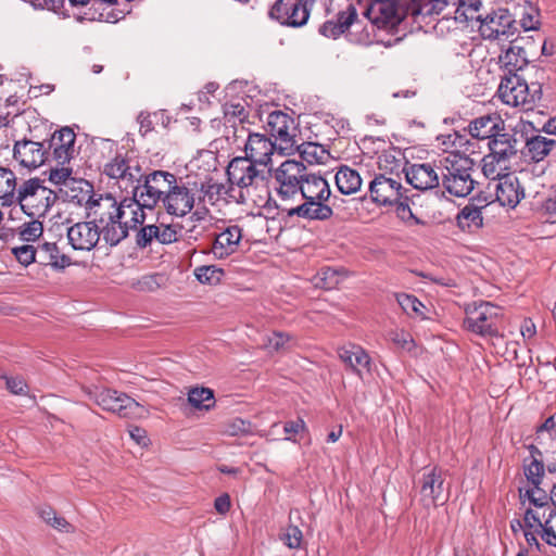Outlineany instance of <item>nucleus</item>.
Segmentation results:
<instances>
[{"label":"nucleus","instance_id":"obj_1","mask_svg":"<svg viewBox=\"0 0 556 556\" xmlns=\"http://www.w3.org/2000/svg\"><path fill=\"white\" fill-rule=\"evenodd\" d=\"M330 195L329 184L324 177L307 174L298 192L296 201L303 202L295 206L281 204L280 207L289 217L298 216L307 220H327L333 214L331 204H329Z\"/></svg>","mask_w":556,"mask_h":556},{"label":"nucleus","instance_id":"obj_2","mask_svg":"<svg viewBox=\"0 0 556 556\" xmlns=\"http://www.w3.org/2000/svg\"><path fill=\"white\" fill-rule=\"evenodd\" d=\"M437 168L440 170L443 189L453 197L465 198L478 185L475 162L467 155L451 153L440 160Z\"/></svg>","mask_w":556,"mask_h":556},{"label":"nucleus","instance_id":"obj_3","mask_svg":"<svg viewBox=\"0 0 556 556\" xmlns=\"http://www.w3.org/2000/svg\"><path fill=\"white\" fill-rule=\"evenodd\" d=\"M497 94L505 104L529 111L541 99L542 90L540 84L528 85L520 75H504Z\"/></svg>","mask_w":556,"mask_h":556},{"label":"nucleus","instance_id":"obj_4","mask_svg":"<svg viewBox=\"0 0 556 556\" xmlns=\"http://www.w3.org/2000/svg\"><path fill=\"white\" fill-rule=\"evenodd\" d=\"M464 327L481 337H497L503 319V311L491 302L481 301L468 304L465 308Z\"/></svg>","mask_w":556,"mask_h":556},{"label":"nucleus","instance_id":"obj_5","mask_svg":"<svg viewBox=\"0 0 556 556\" xmlns=\"http://www.w3.org/2000/svg\"><path fill=\"white\" fill-rule=\"evenodd\" d=\"M176 180L177 176L173 173L152 170L148 174H142V177L132 189L137 192L141 204L152 211L160 202L163 204L164 198L167 197Z\"/></svg>","mask_w":556,"mask_h":556},{"label":"nucleus","instance_id":"obj_6","mask_svg":"<svg viewBox=\"0 0 556 556\" xmlns=\"http://www.w3.org/2000/svg\"><path fill=\"white\" fill-rule=\"evenodd\" d=\"M56 194L45 187L39 178H30L24 181L17 189L15 202H17L28 216L45 215L54 204Z\"/></svg>","mask_w":556,"mask_h":556},{"label":"nucleus","instance_id":"obj_7","mask_svg":"<svg viewBox=\"0 0 556 556\" xmlns=\"http://www.w3.org/2000/svg\"><path fill=\"white\" fill-rule=\"evenodd\" d=\"M83 392L102 409L117 414L119 417H132L138 414L139 403L125 393L98 386H83Z\"/></svg>","mask_w":556,"mask_h":556},{"label":"nucleus","instance_id":"obj_8","mask_svg":"<svg viewBox=\"0 0 556 556\" xmlns=\"http://www.w3.org/2000/svg\"><path fill=\"white\" fill-rule=\"evenodd\" d=\"M306 175V167L302 162L287 160L280 164L274 177L278 184V197L282 202L298 200V192Z\"/></svg>","mask_w":556,"mask_h":556},{"label":"nucleus","instance_id":"obj_9","mask_svg":"<svg viewBox=\"0 0 556 556\" xmlns=\"http://www.w3.org/2000/svg\"><path fill=\"white\" fill-rule=\"evenodd\" d=\"M316 0H277L269 10V17L281 25L301 27L308 21Z\"/></svg>","mask_w":556,"mask_h":556},{"label":"nucleus","instance_id":"obj_10","mask_svg":"<svg viewBox=\"0 0 556 556\" xmlns=\"http://www.w3.org/2000/svg\"><path fill=\"white\" fill-rule=\"evenodd\" d=\"M270 138L275 139L282 154H290L296 146L294 121L287 113L274 111L268 114L265 125Z\"/></svg>","mask_w":556,"mask_h":556},{"label":"nucleus","instance_id":"obj_11","mask_svg":"<svg viewBox=\"0 0 556 556\" xmlns=\"http://www.w3.org/2000/svg\"><path fill=\"white\" fill-rule=\"evenodd\" d=\"M258 164L248 157L238 156L231 160L227 167L228 179L241 189L264 184L265 170L258 169Z\"/></svg>","mask_w":556,"mask_h":556},{"label":"nucleus","instance_id":"obj_12","mask_svg":"<svg viewBox=\"0 0 556 556\" xmlns=\"http://www.w3.org/2000/svg\"><path fill=\"white\" fill-rule=\"evenodd\" d=\"M401 176L376 175L369 184L371 200L380 205H393L403 199Z\"/></svg>","mask_w":556,"mask_h":556},{"label":"nucleus","instance_id":"obj_13","mask_svg":"<svg viewBox=\"0 0 556 556\" xmlns=\"http://www.w3.org/2000/svg\"><path fill=\"white\" fill-rule=\"evenodd\" d=\"M447 500L444 488V472L441 468L433 467L422 473L420 480V501L424 506H437Z\"/></svg>","mask_w":556,"mask_h":556},{"label":"nucleus","instance_id":"obj_14","mask_svg":"<svg viewBox=\"0 0 556 556\" xmlns=\"http://www.w3.org/2000/svg\"><path fill=\"white\" fill-rule=\"evenodd\" d=\"M195 203V192L181 178H177L169 193L164 198L163 208L170 215L185 216L190 213Z\"/></svg>","mask_w":556,"mask_h":556},{"label":"nucleus","instance_id":"obj_15","mask_svg":"<svg viewBox=\"0 0 556 556\" xmlns=\"http://www.w3.org/2000/svg\"><path fill=\"white\" fill-rule=\"evenodd\" d=\"M104 174L112 179L123 182L125 189L129 186L132 188L142 177L139 161L121 154L104 165Z\"/></svg>","mask_w":556,"mask_h":556},{"label":"nucleus","instance_id":"obj_16","mask_svg":"<svg viewBox=\"0 0 556 556\" xmlns=\"http://www.w3.org/2000/svg\"><path fill=\"white\" fill-rule=\"evenodd\" d=\"M480 33L485 39L514 42L516 22L507 14H488L481 20Z\"/></svg>","mask_w":556,"mask_h":556},{"label":"nucleus","instance_id":"obj_17","mask_svg":"<svg viewBox=\"0 0 556 556\" xmlns=\"http://www.w3.org/2000/svg\"><path fill=\"white\" fill-rule=\"evenodd\" d=\"M13 156L21 166L34 169L49 161V150H47L45 141L37 142L23 139L15 142Z\"/></svg>","mask_w":556,"mask_h":556},{"label":"nucleus","instance_id":"obj_18","mask_svg":"<svg viewBox=\"0 0 556 556\" xmlns=\"http://www.w3.org/2000/svg\"><path fill=\"white\" fill-rule=\"evenodd\" d=\"M84 200H86L88 210L87 215L92 218L91 222H94V224L101 226L108 222H112L114 218H117L116 213L118 203L112 195H100L98 199H94L89 194V190H87L77 199V203L80 204Z\"/></svg>","mask_w":556,"mask_h":556},{"label":"nucleus","instance_id":"obj_19","mask_svg":"<svg viewBox=\"0 0 556 556\" xmlns=\"http://www.w3.org/2000/svg\"><path fill=\"white\" fill-rule=\"evenodd\" d=\"M67 240L76 251H91L100 240V225L94 222H78L67 228Z\"/></svg>","mask_w":556,"mask_h":556},{"label":"nucleus","instance_id":"obj_20","mask_svg":"<svg viewBox=\"0 0 556 556\" xmlns=\"http://www.w3.org/2000/svg\"><path fill=\"white\" fill-rule=\"evenodd\" d=\"M331 5L339 9L334 20H329L320 27V33L326 37L337 38L345 33L357 18V11L348 0H331Z\"/></svg>","mask_w":556,"mask_h":556},{"label":"nucleus","instance_id":"obj_21","mask_svg":"<svg viewBox=\"0 0 556 556\" xmlns=\"http://www.w3.org/2000/svg\"><path fill=\"white\" fill-rule=\"evenodd\" d=\"M488 188L494 190L496 201L502 206L514 208L525 197L523 189L519 184L518 177L514 173H508L500 179L490 181Z\"/></svg>","mask_w":556,"mask_h":556},{"label":"nucleus","instance_id":"obj_22","mask_svg":"<svg viewBox=\"0 0 556 556\" xmlns=\"http://www.w3.org/2000/svg\"><path fill=\"white\" fill-rule=\"evenodd\" d=\"M278 150V144L266 135L258 132H248V139L244 144L243 157L252 160V162L265 167L271 161L274 151Z\"/></svg>","mask_w":556,"mask_h":556},{"label":"nucleus","instance_id":"obj_23","mask_svg":"<svg viewBox=\"0 0 556 556\" xmlns=\"http://www.w3.org/2000/svg\"><path fill=\"white\" fill-rule=\"evenodd\" d=\"M76 135L70 127H64L51 136L46 142L49 160L53 159L59 165L70 162L74 154Z\"/></svg>","mask_w":556,"mask_h":556},{"label":"nucleus","instance_id":"obj_24","mask_svg":"<svg viewBox=\"0 0 556 556\" xmlns=\"http://www.w3.org/2000/svg\"><path fill=\"white\" fill-rule=\"evenodd\" d=\"M462 0H421L419 12L424 15H441L438 24L446 22L455 25L457 21L469 18L466 13L459 15V2Z\"/></svg>","mask_w":556,"mask_h":556},{"label":"nucleus","instance_id":"obj_25","mask_svg":"<svg viewBox=\"0 0 556 556\" xmlns=\"http://www.w3.org/2000/svg\"><path fill=\"white\" fill-rule=\"evenodd\" d=\"M366 15L378 28H393L402 21L396 4L390 0L375 1L366 11Z\"/></svg>","mask_w":556,"mask_h":556},{"label":"nucleus","instance_id":"obj_26","mask_svg":"<svg viewBox=\"0 0 556 556\" xmlns=\"http://www.w3.org/2000/svg\"><path fill=\"white\" fill-rule=\"evenodd\" d=\"M408 184L415 189L425 191L440 186V174L430 163L413 164L403 168Z\"/></svg>","mask_w":556,"mask_h":556},{"label":"nucleus","instance_id":"obj_27","mask_svg":"<svg viewBox=\"0 0 556 556\" xmlns=\"http://www.w3.org/2000/svg\"><path fill=\"white\" fill-rule=\"evenodd\" d=\"M469 134L478 140H492L505 130V123L496 113L486 114L472 119L468 125Z\"/></svg>","mask_w":556,"mask_h":556},{"label":"nucleus","instance_id":"obj_28","mask_svg":"<svg viewBox=\"0 0 556 556\" xmlns=\"http://www.w3.org/2000/svg\"><path fill=\"white\" fill-rule=\"evenodd\" d=\"M132 195L129 198H124L121 203H118L116 217L127 223V226L130 229H136L139 225H142L146 220L144 210H148L141 204L139 198L137 197V192L132 189Z\"/></svg>","mask_w":556,"mask_h":556},{"label":"nucleus","instance_id":"obj_29","mask_svg":"<svg viewBox=\"0 0 556 556\" xmlns=\"http://www.w3.org/2000/svg\"><path fill=\"white\" fill-rule=\"evenodd\" d=\"M241 237L239 226H229L216 236L212 249L213 254L218 258L227 257L237 250Z\"/></svg>","mask_w":556,"mask_h":556},{"label":"nucleus","instance_id":"obj_30","mask_svg":"<svg viewBox=\"0 0 556 556\" xmlns=\"http://www.w3.org/2000/svg\"><path fill=\"white\" fill-rule=\"evenodd\" d=\"M338 355L358 376H361V368H365L367 371L370 370V356L359 345H344L338 350Z\"/></svg>","mask_w":556,"mask_h":556},{"label":"nucleus","instance_id":"obj_31","mask_svg":"<svg viewBox=\"0 0 556 556\" xmlns=\"http://www.w3.org/2000/svg\"><path fill=\"white\" fill-rule=\"evenodd\" d=\"M490 153L511 164V159L518 153V140L508 132L501 131L488 142Z\"/></svg>","mask_w":556,"mask_h":556},{"label":"nucleus","instance_id":"obj_32","mask_svg":"<svg viewBox=\"0 0 556 556\" xmlns=\"http://www.w3.org/2000/svg\"><path fill=\"white\" fill-rule=\"evenodd\" d=\"M38 264L64 269L72 264L71 257L62 253L54 242L38 244Z\"/></svg>","mask_w":556,"mask_h":556},{"label":"nucleus","instance_id":"obj_33","mask_svg":"<svg viewBox=\"0 0 556 556\" xmlns=\"http://www.w3.org/2000/svg\"><path fill=\"white\" fill-rule=\"evenodd\" d=\"M510 43L500 55V63L506 72L505 75H519L518 72L528 64L527 53L522 47Z\"/></svg>","mask_w":556,"mask_h":556},{"label":"nucleus","instance_id":"obj_34","mask_svg":"<svg viewBox=\"0 0 556 556\" xmlns=\"http://www.w3.org/2000/svg\"><path fill=\"white\" fill-rule=\"evenodd\" d=\"M530 456L523 460L525 476L532 485H541L544 478V464L541 458V451L534 446L529 445Z\"/></svg>","mask_w":556,"mask_h":556},{"label":"nucleus","instance_id":"obj_35","mask_svg":"<svg viewBox=\"0 0 556 556\" xmlns=\"http://www.w3.org/2000/svg\"><path fill=\"white\" fill-rule=\"evenodd\" d=\"M334 179L338 190L342 194L346 195L359 191L363 182L358 172L349 166H341L337 172Z\"/></svg>","mask_w":556,"mask_h":556},{"label":"nucleus","instance_id":"obj_36","mask_svg":"<svg viewBox=\"0 0 556 556\" xmlns=\"http://www.w3.org/2000/svg\"><path fill=\"white\" fill-rule=\"evenodd\" d=\"M457 226L467 232H473L482 226L483 217L481 208L475 205H466L456 217Z\"/></svg>","mask_w":556,"mask_h":556},{"label":"nucleus","instance_id":"obj_37","mask_svg":"<svg viewBox=\"0 0 556 556\" xmlns=\"http://www.w3.org/2000/svg\"><path fill=\"white\" fill-rule=\"evenodd\" d=\"M224 117L225 123L229 124L231 128H233L235 137H242V134L245 131L244 128V118H245V109L240 103H227L224 106Z\"/></svg>","mask_w":556,"mask_h":556},{"label":"nucleus","instance_id":"obj_38","mask_svg":"<svg viewBox=\"0 0 556 556\" xmlns=\"http://www.w3.org/2000/svg\"><path fill=\"white\" fill-rule=\"evenodd\" d=\"M481 163L483 175L491 181L500 179L504 175L510 173V164L491 153L484 155Z\"/></svg>","mask_w":556,"mask_h":556},{"label":"nucleus","instance_id":"obj_39","mask_svg":"<svg viewBox=\"0 0 556 556\" xmlns=\"http://www.w3.org/2000/svg\"><path fill=\"white\" fill-rule=\"evenodd\" d=\"M556 146V140L535 136L527 141L528 155L534 162L543 161Z\"/></svg>","mask_w":556,"mask_h":556},{"label":"nucleus","instance_id":"obj_40","mask_svg":"<svg viewBox=\"0 0 556 556\" xmlns=\"http://www.w3.org/2000/svg\"><path fill=\"white\" fill-rule=\"evenodd\" d=\"M129 229L127 223H124L119 218H114L112 222H108L100 227L103 239L110 245L118 244L128 236Z\"/></svg>","mask_w":556,"mask_h":556},{"label":"nucleus","instance_id":"obj_41","mask_svg":"<svg viewBox=\"0 0 556 556\" xmlns=\"http://www.w3.org/2000/svg\"><path fill=\"white\" fill-rule=\"evenodd\" d=\"M378 168L388 176H400V170L404 165V160L400 151L389 150L383 151L378 156Z\"/></svg>","mask_w":556,"mask_h":556},{"label":"nucleus","instance_id":"obj_42","mask_svg":"<svg viewBox=\"0 0 556 556\" xmlns=\"http://www.w3.org/2000/svg\"><path fill=\"white\" fill-rule=\"evenodd\" d=\"M17 194L15 174L4 167H0V199L4 204H13Z\"/></svg>","mask_w":556,"mask_h":556},{"label":"nucleus","instance_id":"obj_43","mask_svg":"<svg viewBox=\"0 0 556 556\" xmlns=\"http://www.w3.org/2000/svg\"><path fill=\"white\" fill-rule=\"evenodd\" d=\"M294 518L299 521H302L299 509H294L290 511L289 515V526L287 527L285 533L281 536V540L289 548H300L303 540V533L298 525L294 523Z\"/></svg>","mask_w":556,"mask_h":556},{"label":"nucleus","instance_id":"obj_44","mask_svg":"<svg viewBox=\"0 0 556 556\" xmlns=\"http://www.w3.org/2000/svg\"><path fill=\"white\" fill-rule=\"evenodd\" d=\"M188 402L195 409L210 410L215 404L214 392L210 388H192L188 392Z\"/></svg>","mask_w":556,"mask_h":556},{"label":"nucleus","instance_id":"obj_45","mask_svg":"<svg viewBox=\"0 0 556 556\" xmlns=\"http://www.w3.org/2000/svg\"><path fill=\"white\" fill-rule=\"evenodd\" d=\"M396 301L408 316H416L421 319L426 318V306L415 295L399 293L396 294Z\"/></svg>","mask_w":556,"mask_h":556},{"label":"nucleus","instance_id":"obj_46","mask_svg":"<svg viewBox=\"0 0 556 556\" xmlns=\"http://www.w3.org/2000/svg\"><path fill=\"white\" fill-rule=\"evenodd\" d=\"M526 496L529 498L530 503L539 509L549 513L551 509L555 508L551 502V494H547L541 485H533L532 489L527 490Z\"/></svg>","mask_w":556,"mask_h":556},{"label":"nucleus","instance_id":"obj_47","mask_svg":"<svg viewBox=\"0 0 556 556\" xmlns=\"http://www.w3.org/2000/svg\"><path fill=\"white\" fill-rule=\"evenodd\" d=\"M11 252L23 266H28L35 262L38 263V245L34 247L23 242L20 245L13 247Z\"/></svg>","mask_w":556,"mask_h":556},{"label":"nucleus","instance_id":"obj_48","mask_svg":"<svg viewBox=\"0 0 556 556\" xmlns=\"http://www.w3.org/2000/svg\"><path fill=\"white\" fill-rule=\"evenodd\" d=\"M194 276L204 285H217L224 276V270L215 265H204L194 269Z\"/></svg>","mask_w":556,"mask_h":556},{"label":"nucleus","instance_id":"obj_49","mask_svg":"<svg viewBox=\"0 0 556 556\" xmlns=\"http://www.w3.org/2000/svg\"><path fill=\"white\" fill-rule=\"evenodd\" d=\"M43 226L39 220H31L25 223L20 228V240L28 243L30 241H36L42 236Z\"/></svg>","mask_w":556,"mask_h":556},{"label":"nucleus","instance_id":"obj_50","mask_svg":"<svg viewBox=\"0 0 556 556\" xmlns=\"http://www.w3.org/2000/svg\"><path fill=\"white\" fill-rule=\"evenodd\" d=\"M341 281V276L339 271L334 268H323L318 273V281L317 286L324 289H334Z\"/></svg>","mask_w":556,"mask_h":556},{"label":"nucleus","instance_id":"obj_51","mask_svg":"<svg viewBox=\"0 0 556 556\" xmlns=\"http://www.w3.org/2000/svg\"><path fill=\"white\" fill-rule=\"evenodd\" d=\"M525 11L520 17V25L525 30H534L538 29L540 24L539 22V11L534 8L530 2L525 1Z\"/></svg>","mask_w":556,"mask_h":556},{"label":"nucleus","instance_id":"obj_52","mask_svg":"<svg viewBox=\"0 0 556 556\" xmlns=\"http://www.w3.org/2000/svg\"><path fill=\"white\" fill-rule=\"evenodd\" d=\"M541 538L548 545L556 546V507L551 509L544 520L543 533Z\"/></svg>","mask_w":556,"mask_h":556},{"label":"nucleus","instance_id":"obj_53","mask_svg":"<svg viewBox=\"0 0 556 556\" xmlns=\"http://www.w3.org/2000/svg\"><path fill=\"white\" fill-rule=\"evenodd\" d=\"M224 433L230 437L249 434L251 433V424L241 418H233L225 424Z\"/></svg>","mask_w":556,"mask_h":556},{"label":"nucleus","instance_id":"obj_54","mask_svg":"<svg viewBox=\"0 0 556 556\" xmlns=\"http://www.w3.org/2000/svg\"><path fill=\"white\" fill-rule=\"evenodd\" d=\"M156 241L162 244H169L178 239V229L174 225H156Z\"/></svg>","mask_w":556,"mask_h":556},{"label":"nucleus","instance_id":"obj_55","mask_svg":"<svg viewBox=\"0 0 556 556\" xmlns=\"http://www.w3.org/2000/svg\"><path fill=\"white\" fill-rule=\"evenodd\" d=\"M156 225L143 226L136 236V243L139 248L144 249L156 241Z\"/></svg>","mask_w":556,"mask_h":556},{"label":"nucleus","instance_id":"obj_56","mask_svg":"<svg viewBox=\"0 0 556 556\" xmlns=\"http://www.w3.org/2000/svg\"><path fill=\"white\" fill-rule=\"evenodd\" d=\"M546 510H533V509H527L523 518L525 527L526 528H536L541 529L543 531L544 522L542 519L545 520L547 517Z\"/></svg>","mask_w":556,"mask_h":556},{"label":"nucleus","instance_id":"obj_57","mask_svg":"<svg viewBox=\"0 0 556 556\" xmlns=\"http://www.w3.org/2000/svg\"><path fill=\"white\" fill-rule=\"evenodd\" d=\"M201 190L204 193L203 199L207 200L211 204H214L225 194V187L216 182L202 185Z\"/></svg>","mask_w":556,"mask_h":556},{"label":"nucleus","instance_id":"obj_58","mask_svg":"<svg viewBox=\"0 0 556 556\" xmlns=\"http://www.w3.org/2000/svg\"><path fill=\"white\" fill-rule=\"evenodd\" d=\"M389 337L390 340L401 349L410 351L415 345L413 337L404 330L391 331Z\"/></svg>","mask_w":556,"mask_h":556},{"label":"nucleus","instance_id":"obj_59","mask_svg":"<svg viewBox=\"0 0 556 556\" xmlns=\"http://www.w3.org/2000/svg\"><path fill=\"white\" fill-rule=\"evenodd\" d=\"M72 169L68 167L54 168L50 170L49 179L55 185L68 186L74 184L75 180L71 178Z\"/></svg>","mask_w":556,"mask_h":556},{"label":"nucleus","instance_id":"obj_60","mask_svg":"<svg viewBox=\"0 0 556 556\" xmlns=\"http://www.w3.org/2000/svg\"><path fill=\"white\" fill-rule=\"evenodd\" d=\"M290 340V336L285 332H273L267 337L265 345L271 351L283 350Z\"/></svg>","mask_w":556,"mask_h":556},{"label":"nucleus","instance_id":"obj_61","mask_svg":"<svg viewBox=\"0 0 556 556\" xmlns=\"http://www.w3.org/2000/svg\"><path fill=\"white\" fill-rule=\"evenodd\" d=\"M325 151L317 144L307 143L303 147L301 155L304 160L312 163L313 161L320 162Z\"/></svg>","mask_w":556,"mask_h":556},{"label":"nucleus","instance_id":"obj_62","mask_svg":"<svg viewBox=\"0 0 556 556\" xmlns=\"http://www.w3.org/2000/svg\"><path fill=\"white\" fill-rule=\"evenodd\" d=\"M5 384L13 394H22L27 388L26 382L20 377H7Z\"/></svg>","mask_w":556,"mask_h":556},{"label":"nucleus","instance_id":"obj_63","mask_svg":"<svg viewBox=\"0 0 556 556\" xmlns=\"http://www.w3.org/2000/svg\"><path fill=\"white\" fill-rule=\"evenodd\" d=\"M159 279V275L144 276L139 281V289L143 291H153L160 286Z\"/></svg>","mask_w":556,"mask_h":556},{"label":"nucleus","instance_id":"obj_64","mask_svg":"<svg viewBox=\"0 0 556 556\" xmlns=\"http://www.w3.org/2000/svg\"><path fill=\"white\" fill-rule=\"evenodd\" d=\"M306 429V425L303 419L287 421L283 427V431L286 434H296L301 431H304Z\"/></svg>","mask_w":556,"mask_h":556}]
</instances>
